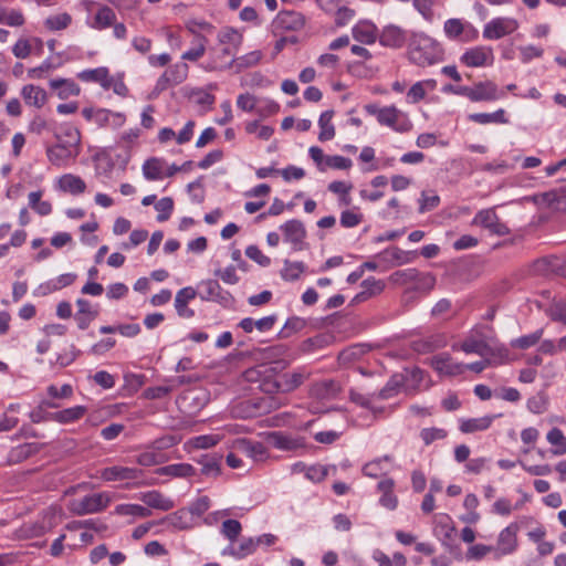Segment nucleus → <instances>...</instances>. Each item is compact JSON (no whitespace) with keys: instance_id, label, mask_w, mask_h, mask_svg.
I'll use <instances>...</instances> for the list:
<instances>
[{"instance_id":"f257e3e1","label":"nucleus","mask_w":566,"mask_h":566,"mask_svg":"<svg viewBox=\"0 0 566 566\" xmlns=\"http://www.w3.org/2000/svg\"><path fill=\"white\" fill-rule=\"evenodd\" d=\"M244 377L249 382L258 384V388L269 396L243 402L242 406H245L247 411L242 417L252 418L270 413L284 405L282 398L273 396L280 392V373L275 366L269 364L256 365L245 370Z\"/></svg>"},{"instance_id":"f03ea898","label":"nucleus","mask_w":566,"mask_h":566,"mask_svg":"<svg viewBox=\"0 0 566 566\" xmlns=\"http://www.w3.org/2000/svg\"><path fill=\"white\" fill-rule=\"evenodd\" d=\"M460 348L465 354H476L481 357L495 356L502 358L504 350L509 348L502 344L490 325H475L470 329L468 336L463 339Z\"/></svg>"},{"instance_id":"7ed1b4c3","label":"nucleus","mask_w":566,"mask_h":566,"mask_svg":"<svg viewBox=\"0 0 566 566\" xmlns=\"http://www.w3.org/2000/svg\"><path fill=\"white\" fill-rule=\"evenodd\" d=\"M408 56L412 64L427 67L444 60V50L440 42L424 32H411L408 38Z\"/></svg>"},{"instance_id":"20e7f679","label":"nucleus","mask_w":566,"mask_h":566,"mask_svg":"<svg viewBox=\"0 0 566 566\" xmlns=\"http://www.w3.org/2000/svg\"><path fill=\"white\" fill-rule=\"evenodd\" d=\"M364 111L375 116L380 126H386L396 133H407L412 128V123L407 113L395 105L379 106L376 103L364 105Z\"/></svg>"},{"instance_id":"39448f33","label":"nucleus","mask_w":566,"mask_h":566,"mask_svg":"<svg viewBox=\"0 0 566 566\" xmlns=\"http://www.w3.org/2000/svg\"><path fill=\"white\" fill-rule=\"evenodd\" d=\"M111 501L112 496L107 492L92 493L70 501L67 509L73 515L83 516L104 511Z\"/></svg>"},{"instance_id":"423d86ee","label":"nucleus","mask_w":566,"mask_h":566,"mask_svg":"<svg viewBox=\"0 0 566 566\" xmlns=\"http://www.w3.org/2000/svg\"><path fill=\"white\" fill-rule=\"evenodd\" d=\"M199 296L202 301L213 302L223 308H232L235 300L217 280L208 279L199 283Z\"/></svg>"},{"instance_id":"0eeeda50","label":"nucleus","mask_w":566,"mask_h":566,"mask_svg":"<svg viewBox=\"0 0 566 566\" xmlns=\"http://www.w3.org/2000/svg\"><path fill=\"white\" fill-rule=\"evenodd\" d=\"M520 28L516 19L511 17H496L486 22L482 35L485 40H500L514 33Z\"/></svg>"},{"instance_id":"6e6552de","label":"nucleus","mask_w":566,"mask_h":566,"mask_svg":"<svg viewBox=\"0 0 566 566\" xmlns=\"http://www.w3.org/2000/svg\"><path fill=\"white\" fill-rule=\"evenodd\" d=\"M189 73L186 62H177L170 65L156 81L154 93L160 94L171 86L184 83Z\"/></svg>"},{"instance_id":"1a4fd4ad","label":"nucleus","mask_w":566,"mask_h":566,"mask_svg":"<svg viewBox=\"0 0 566 566\" xmlns=\"http://www.w3.org/2000/svg\"><path fill=\"white\" fill-rule=\"evenodd\" d=\"M443 32L449 40L461 42L475 40L479 35L478 30L470 22L458 18L444 21Z\"/></svg>"},{"instance_id":"9d476101","label":"nucleus","mask_w":566,"mask_h":566,"mask_svg":"<svg viewBox=\"0 0 566 566\" xmlns=\"http://www.w3.org/2000/svg\"><path fill=\"white\" fill-rule=\"evenodd\" d=\"M465 97L471 102H491L505 97L493 81H481L473 86H467Z\"/></svg>"},{"instance_id":"9b49d317","label":"nucleus","mask_w":566,"mask_h":566,"mask_svg":"<svg viewBox=\"0 0 566 566\" xmlns=\"http://www.w3.org/2000/svg\"><path fill=\"white\" fill-rule=\"evenodd\" d=\"M460 63L467 67L491 66L494 63L493 49L486 45L470 48L460 56Z\"/></svg>"},{"instance_id":"f8f14e48","label":"nucleus","mask_w":566,"mask_h":566,"mask_svg":"<svg viewBox=\"0 0 566 566\" xmlns=\"http://www.w3.org/2000/svg\"><path fill=\"white\" fill-rule=\"evenodd\" d=\"M280 229L283 232V239L292 245L293 251H302L306 249V229L302 221L291 219L284 222Z\"/></svg>"},{"instance_id":"ddd939ff","label":"nucleus","mask_w":566,"mask_h":566,"mask_svg":"<svg viewBox=\"0 0 566 566\" xmlns=\"http://www.w3.org/2000/svg\"><path fill=\"white\" fill-rule=\"evenodd\" d=\"M472 224L488 229L492 234L506 235L510 229L500 221L494 208L482 209L472 219Z\"/></svg>"},{"instance_id":"4468645a","label":"nucleus","mask_w":566,"mask_h":566,"mask_svg":"<svg viewBox=\"0 0 566 566\" xmlns=\"http://www.w3.org/2000/svg\"><path fill=\"white\" fill-rule=\"evenodd\" d=\"M518 525L511 523L503 528L497 537V545L494 547V558L500 559L503 556L513 554L517 548Z\"/></svg>"},{"instance_id":"2eb2a0df","label":"nucleus","mask_w":566,"mask_h":566,"mask_svg":"<svg viewBox=\"0 0 566 566\" xmlns=\"http://www.w3.org/2000/svg\"><path fill=\"white\" fill-rule=\"evenodd\" d=\"M261 57H262L261 51L255 50V51H251L247 54H243L241 56L232 57L229 62H226L223 64L219 63L217 60H211L210 62L207 63L205 69L207 71H216V70L230 69L234 65L239 71H241V70L249 69V67L256 65L260 62Z\"/></svg>"},{"instance_id":"dca6fc26","label":"nucleus","mask_w":566,"mask_h":566,"mask_svg":"<svg viewBox=\"0 0 566 566\" xmlns=\"http://www.w3.org/2000/svg\"><path fill=\"white\" fill-rule=\"evenodd\" d=\"M80 154V148L72 145H52L46 149L49 161L57 167H67Z\"/></svg>"},{"instance_id":"f3484780","label":"nucleus","mask_w":566,"mask_h":566,"mask_svg":"<svg viewBox=\"0 0 566 566\" xmlns=\"http://www.w3.org/2000/svg\"><path fill=\"white\" fill-rule=\"evenodd\" d=\"M143 471L138 468L113 465L103 468L99 478L105 482L130 481L142 476Z\"/></svg>"},{"instance_id":"a211bd4d","label":"nucleus","mask_w":566,"mask_h":566,"mask_svg":"<svg viewBox=\"0 0 566 566\" xmlns=\"http://www.w3.org/2000/svg\"><path fill=\"white\" fill-rule=\"evenodd\" d=\"M234 448L256 462H263L269 457V449L264 443L252 439L239 438L234 441Z\"/></svg>"},{"instance_id":"6ab92c4d","label":"nucleus","mask_w":566,"mask_h":566,"mask_svg":"<svg viewBox=\"0 0 566 566\" xmlns=\"http://www.w3.org/2000/svg\"><path fill=\"white\" fill-rule=\"evenodd\" d=\"M223 455L218 452L202 453L193 458L201 469L200 473L206 478H218L221 474Z\"/></svg>"},{"instance_id":"aec40b11","label":"nucleus","mask_w":566,"mask_h":566,"mask_svg":"<svg viewBox=\"0 0 566 566\" xmlns=\"http://www.w3.org/2000/svg\"><path fill=\"white\" fill-rule=\"evenodd\" d=\"M196 296L197 291L192 286L182 287L176 293L174 306L179 317L189 319L195 316V311L190 308L188 304L195 300Z\"/></svg>"},{"instance_id":"412c9836","label":"nucleus","mask_w":566,"mask_h":566,"mask_svg":"<svg viewBox=\"0 0 566 566\" xmlns=\"http://www.w3.org/2000/svg\"><path fill=\"white\" fill-rule=\"evenodd\" d=\"M378 39L380 45L392 49H399L408 41L406 32L401 28L392 24L385 27L378 35Z\"/></svg>"},{"instance_id":"4be33fe9","label":"nucleus","mask_w":566,"mask_h":566,"mask_svg":"<svg viewBox=\"0 0 566 566\" xmlns=\"http://www.w3.org/2000/svg\"><path fill=\"white\" fill-rule=\"evenodd\" d=\"M353 38L363 44H374L378 38L377 27L368 20L358 21L352 29Z\"/></svg>"},{"instance_id":"5701e85b","label":"nucleus","mask_w":566,"mask_h":566,"mask_svg":"<svg viewBox=\"0 0 566 566\" xmlns=\"http://www.w3.org/2000/svg\"><path fill=\"white\" fill-rule=\"evenodd\" d=\"M276 28L286 31L301 30L305 24L304 15L293 10L281 11L275 19Z\"/></svg>"},{"instance_id":"b1692460","label":"nucleus","mask_w":566,"mask_h":566,"mask_svg":"<svg viewBox=\"0 0 566 566\" xmlns=\"http://www.w3.org/2000/svg\"><path fill=\"white\" fill-rule=\"evenodd\" d=\"M49 86L56 93L60 99H67L71 96H78L81 87L72 78L56 77L49 82Z\"/></svg>"},{"instance_id":"393cba45","label":"nucleus","mask_w":566,"mask_h":566,"mask_svg":"<svg viewBox=\"0 0 566 566\" xmlns=\"http://www.w3.org/2000/svg\"><path fill=\"white\" fill-rule=\"evenodd\" d=\"M55 188L59 191L78 196L85 192L86 184L80 176L73 174H64L56 180Z\"/></svg>"},{"instance_id":"a878e982","label":"nucleus","mask_w":566,"mask_h":566,"mask_svg":"<svg viewBox=\"0 0 566 566\" xmlns=\"http://www.w3.org/2000/svg\"><path fill=\"white\" fill-rule=\"evenodd\" d=\"M501 415H486L479 418L460 419L459 430L462 433H474L478 431L488 430L493 421Z\"/></svg>"},{"instance_id":"bb28decb","label":"nucleus","mask_w":566,"mask_h":566,"mask_svg":"<svg viewBox=\"0 0 566 566\" xmlns=\"http://www.w3.org/2000/svg\"><path fill=\"white\" fill-rule=\"evenodd\" d=\"M432 368L442 375L455 376L464 370V364L454 363L449 355H437L431 360Z\"/></svg>"},{"instance_id":"cd10ccee","label":"nucleus","mask_w":566,"mask_h":566,"mask_svg":"<svg viewBox=\"0 0 566 566\" xmlns=\"http://www.w3.org/2000/svg\"><path fill=\"white\" fill-rule=\"evenodd\" d=\"M77 77L83 82L98 83L104 90H109L113 82V77L109 76V71L105 66L84 70L77 74Z\"/></svg>"},{"instance_id":"c85d7f7f","label":"nucleus","mask_w":566,"mask_h":566,"mask_svg":"<svg viewBox=\"0 0 566 566\" xmlns=\"http://www.w3.org/2000/svg\"><path fill=\"white\" fill-rule=\"evenodd\" d=\"M148 507L169 511L174 509L175 502L170 497H166L161 492L157 490L147 491L140 494L139 497Z\"/></svg>"},{"instance_id":"c756f323","label":"nucleus","mask_w":566,"mask_h":566,"mask_svg":"<svg viewBox=\"0 0 566 566\" xmlns=\"http://www.w3.org/2000/svg\"><path fill=\"white\" fill-rule=\"evenodd\" d=\"M21 96L25 104L35 108H42L46 101L48 94L45 90L33 84H27L21 88Z\"/></svg>"},{"instance_id":"7c9ffc66","label":"nucleus","mask_w":566,"mask_h":566,"mask_svg":"<svg viewBox=\"0 0 566 566\" xmlns=\"http://www.w3.org/2000/svg\"><path fill=\"white\" fill-rule=\"evenodd\" d=\"M116 22V13L108 6H102L95 13L92 21H87V25L94 30H105Z\"/></svg>"},{"instance_id":"2f4dec72","label":"nucleus","mask_w":566,"mask_h":566,"mask_svg":"<svg viewBox=\"0 0 566 566\" xmlns=\"http://www.w3.org/2000/svg\"><path fill=\"white\" fill-rule=\"evenodd\" d=\"M155 472L158 475L186 479L196 475L197 470L190 463H172L165 467H160Z\"/></svg>"},{"instance_id":"473e14b6","label":"nucleus","mask_w":566,"mask_h":566,"mask_svg":"<svg viewBox=\"0 0 566 566\" xmlns=\"http://www.w3.org/2000/svg\"><path fill=\"white\" fill-rule=\"evenodd\" d=\"M434 284L436 279L433 275H431L430 273L420 272L418 274V277L406 287V295L408 296L410 294H428L434 287Z\"/></svg>"},{"instance_id":"72a5a7b5","label":"nucleus","mask_w":566,"mask_h":566,"mask_svg":"<svg viewBox=\"0 0 566 566\" xmlns=\"http://www.w3.org/2000/svg\"><path fill=\"white\" fill-rule=\"evenodd\" d=\"M470 122L488 125V124H509L510 120L506 116V112L503 108H499L493 113H473L468 115Z\"/></svg>"},{"instance_id":"f704fd0d","label":"nucleus","mask_w":566,"mask_h":566,"mask_svg":"<svg viewBox=\"0 0 566 566\" xmlns=\"http://www.w3.org/2000/svg\"><path fill=\"white\" fill-rule=\"evenodd\" d=\"M86 413V407L85 406H73L70 408H65L60 411H54L52 418V421L61 423V424H67L75 422L84 417Z\"/></svg>"},{"instance_id":"c9c22d12","label":"nucleus","mask_w":566,"mask_h":566,"mask_svg":"<svg viewBox=\"0 0 566 566\" xmlns=\"http://www.w3.org/2000/svg\"><path fill=\"white\" fill-rule=\"evenodd\" d=\"M306 379V375L301 370L292 373H280V392L286 394L297 389Z\"/></svg>"},{"instance_id":"e433bc0d","label":"nucleus","mask_w":566,"mask_h":566,"mask_svg":"<svg viewBox=\"0 0 566 566\" xmlns=\"http://www.w3.org/2000/svg\"><path fill=\"white\" fill-rule=\"evenodd\" d=\"M509 350H504L502 358H496L495 356H484L481 360L464 365V369L480 374L488 367H496L506 364L509 361Z\"/></svg>"},{"instance_id":"4c0bfd02","label":"nucleus","mask_w":566,"mask_h":566,"mask_svg":"<svg viewBox=\"0 0 566 566\" xmlns=\"http://www.w3.org/2000/svg\"><path fill=\"white\" fill-rule=\"evenodd\" d=\"M165 160L157 157L147 159L142 167L146 180H161L164 178Z\"/></svg>"},{"instance_id":"58836bf2","label":"nucleus","mask_w":566,"mask_h":566,"mask_svg":"<svg viewBox=\"0 0 566 566\" xmlns=\"http://www.w3.org/2000/svg\"><path fill=\"white\" fill-rule=\"evenodd\" d=\"M333 116H334V111H332V109H327L319 115V118H318V127H319L318 140L319 142L332 140L335 137L336 132H335V127L332 123Z\"/></svg>"},{"instance_id":"ea45409f","label":"nucleus","mask_w":566,"mask_h":566,"mask_svg":"<svg viewBox=\"0 0 566 566\" xmlns=\"http://www.w3.org/2000/svg\"><path fill=\"white\" fill-rule=\"evenodd\" d=\"M391 461H392V457L389 454H386L380 458H376V459L364 464L363 470H361L363 474L365 476H368L371 479L380 478L387 473V470L385 469L384 463L391 462Z\"/></svg>"},{"instance_id":"a19ab883","label":"nucleus","mask_w":566,"mask_h":566,"mask_svg":"<svg viewBox=\"0 0 566 566\" xmlns=\"http://www.w3.org/2000/svg\"><path fill=\"white\" fill-rule=\"evenodd\" d=\"M75 279L76 275L74 273L61 274L55 280L41 284L39 286V290L41 291L42 295H46L49 293L55 292L57 290L71 285L75 281Z\"/></svg>"},{"instance_id":"79ce46f5","label":"nucleus","mask_w":566,"mask_h":566,"mask_svg":"<svg viewBox=\"0 0 566 566\" xmlns=\"http://www.w3.org/2000/svg\"><path fill=\"white\" fill-rule=\"evenodd\" d=\"M305 270L306 265L302 261L284 260L280 274L284 281L294 282L300 279Z\"/></svg>"},{"instance_id":"37998d69","label":"nucleus","mask_w":566,"mask_h":566,"mask_svg":"<svg viewBox=\"0 0 566 566\" xmlns=\"http://www.w3.org/2000/svg\"><path fill=\"white\" fill-rule=\"evenodd\" d=\"M43 196L42 190L32 191L28 196L29 207L33 209L39 216L45 217L52 213V203L46 200H41Z\"/></svg>"},{"instance_id":"c03bdc74","label":"nucleus","mask_w":566,"mask_h":566,"mask_svg":"<svg viewBox=\"0 0 566 566\" xmlns=\"http://www.w3.org/2000/svg\"><path fill=\"white\" fill-rule=\"evenodd\" d=\"M217 40L220 45L241 46L243 35L232 27H224L218 32Z\"/></svg>"},{"instance_id":"a18cd8bd","label":"nucleus","mask_w":566,"mask_h":566,"mask_svg":"<svg viewBox=\"0 0 566 566\" xmlns=\"http://www.w3.org/2000/svg\"><path fill=\"white\" fill-rule=\"evenodd\" d=\"M361 287L364 290L355 296V300H367L373 295L381 293L385 284L381 280L369 276L361 282Z\"/></svg>"},{"instance_id":"49530a36","label":"nucleus","mask_w":566,"mask_h":566,"mask_svg":"<svg viewBox=\"0 0 566 566\" xmlns=\"http://www.w3.org/2000/svg\"><path fill=\"white\" fill-rule=\"evenodd\" d=\"M547 441L552 444L551 450L554 455H563L566 453V437L559 428H553L547 432Z\"/></svg>"},{"instance_id":"de8ad7c7","label":"nucleus","mask_w":566,"mask_h":566,"mask_svg":"<svg viewBox=\"0 0 566 566\" xmlns=\"http://www.w3.org/2000/svg\"><path fill=\"white\" fill-rule=\"evenodd\" d=\"M420 271L413 268L398 270L394 272L389 280L392 284L398 286H405V289L418 277Z\"/></svg>"},{"instance_id":"09e8293b","label":"nucleus","mask_w":566,"mask_h":566,"mask_svg":"<svg viewBox=\"0 0 566 566\" xmlns=\"http://www.w3.org/2000/svg\"><path fill=\"white\" fill-rule=\"evenodd\" d=\"M543 334H544L543 328H538L531 334L523 335L521 337L512 339L510 345L513 348L528 349V348L533 347L534 345H536L541 340Z\"/></svg>"},{"instance_id":"8fccbe9b","label":"nucleus","mask_w":566,"mask_h":566,"mask_svg":"<svg viewBox=\"0 0 566 566\" xmlns=\"http://www.w3.org/2000/svg\"><path fill=\"white\" fill-rule=\"evenodd\" d=\"M114 513L116 515H123V516L130 515V516H137V517H142V518L148 517L151 514V512L148 507H145L139 504H118L115 507Z\"/></svg>"},{"instance_id":"3c124183","label":"nucleus","mask_w":566,"mask_h":566,"mask_svg":"<svg viewBox=\"0 0 566 566\" xmlns=\"http://www.w3.org/2000/svg\"><path fill=\"white\" fill-rule=\"evenodd\" d=\"M72 22V17L66 13L50 15L45 19L44 25L50 31H61L66 29Z\"/></svg>"},{"instance_id":"603ef678","label":"nucleus","mask_w":566,"mask_h":566,"mask_svg":"<svg viewBox=\"0 0 566 566\" xmlns=\"http://www.w3.org/2000/svg\"><path fill=\"white\" fill-rule=\"evenodd\" d=\"M536 271L543 274L558 273L562 268V260L557 256H545L535 263Z\"/></svg>"},{"instance_id":"864d4df0","label":"nucleus","mask_w":566,"mask_h":566,"mask_svg":"<svg viewBox=\"0 0 566 566\" xmlns=\"http://www.w3.org/2000/svg\"><path fill=\"white\" fill-rule=\"evenodd\" d=\"M359 208L344 210L340 213L339 223L343 228H355L363 222V214L358 212Z\"/></svg>"},{"instance_id":"5fc2aeb1","label":"nucleus","mask_w":566,"mask_h":566,"mask_svg":"<svg viewBox=\"0 0 566 566\" xmlns=\"http://www.w3.org/2000/svg\"><path fill=\"white\" fill-rule=\"evenodd\" d=\"M272 444L280 450H294L298 447L296 439H293L282 432H273L270 436Z\"/></svg>"},{"instance_id":"6e6d98bb","label":"nucleus","mask_w":566,"mask_h":566,"mask_svg":"<svg viewBox=\"0 0 566 566\" xmlns=\"http://www.w3.org/2000/svg\"><path fill=\"white\" fill-rule=\"evenodd\" d=\"M155 209L158 212L156 220L158 222L167 221L174 211V200L170 197H164L155 203Z\"/></svg>"},{"instance_id":"4d7b16f0","label":"nucleus","mask_w":566,"mask_h":566,"mask_svg":"<svg viewBox=\"0 0 566 566\" xmlns=\"http://www.w3.org/2000/svg\"><path fill=\"white\" fill-rule=\"evenodd\" d=\"M38 447L34 443H23L13 448L10 452V460L14 462H21L38 451Z\"/></svg>"},{"instance_id":"13d9d810","label":"nucleus","mask_w":566,"mask_h":566,"mask_svg":"<svg viewBox=\"0 0 566 566\" xmlns=\"http://www.w3.org/2000/svg\"><path fill=\"white\" fill-rule=\"evenodd\" d=\"M242 525L238 520L229 518L222 523L221 534L233 543L240 535Z\"/></svg>"},{"instance_id":"bf43d9fd","label":"nucleus","mask_w":566,"mask_h":566,"mask_svg":"<svg viewBox=\"0 0 566 566\" xmlns=\"http://www.w3.org/2000/svg\"><path fill=\"white\" fill-rule=\"evenodd\" d=\"M448 431L443 428H423L420 431V438L423 441L424 446H430L437 440H443L447 438Z\"/></svg>"},{"instance_id":"052dcab7","label":"nucleus","mask_w":566,"mask_h":566,"mask_svg":"<svg viewBox=\"0 0 566 566\" xmlns=\"http://www.w3.org/2000/svg\"><path fill=\"white\" fill-rule=\"evenodd\" d=\"M419 212L420 213H424L427 211H430V210H433L434 208H437L440 203V197L434 193L433 191L431 192H426V191H422L421 192V197L419 198Z\"/></svg>"},{"instance_id":"680f3d73","label":"nucleus","mask_w":566,"mask_h":566,"mask_svg":"<svg viewBox=\"0 0 566 566\" xmlns=\"http://www.w3.org/2000/svg\"><path fill=\"white\" fill-rule=\"evenodd\" d=\"M520 60L522 63L527 64L534 59H539L544 54V50L539 46L528 44L518 48Z\"/></svg>"},{"instance_id":"e2e57ef3","label":"nucleus","mask_w":566,"mask_h":566,"mask_svg":"<svg viewBox=\"0 0 566 566\" xmlns=\"http://www.w3.org/2000/svg\"><path fill=\"white\" fill-rule=\"evenodd\" d=\"M56 134H60L61 138L64 137L66 139H70L71 140L70 145L80 148L81 134H80V130L76 127H74L73 125L62 124Z\"/></svg>"},{"instance_id":"0e129e2a","label":"nucleus","mask_w":566,"mask_h":566,"mask_svg":"<svg viewBox=\"0 0 566 566\" xmlns=\"http://www.w3.org/2000/svg\"><path fill=\"white\" fill-rule=\"evenodd\" d=\"M328 469L322 464H313L306 469L305 478L313 483H319L325 480Z\"/></svg>"},{"instance_id":"69168bd1","label":"nucleus","mask_w":566,"mask_h":566,"mask_svg":"<svg viewBox=\"0 0 566 566\" xmlns=\"http://www.w3.org/2000/svg\"><path fill=\"white\" fill-rule=\"evenodd\" d=\"M547 398L543 394H537L527 400V409L535 415H541L547 409Z\"/></svg>"},{"instance_id":"338daca9","label":"nucleus","mask_w":566,"mask_h":566,"mask_svg":"<svg viewBox=\"0 0 566 566\" xmlns=\"http://www.w3.org/2000/svg\"><path fill=\"white\" fill-rule=\"evenodd\" d=\"M220 437L217 434H201L191 439V443L196 449H209L217 446Z\"/></svg>"},{"instance_id":"774afa93","label":"nucleus","mask_w":566,"mask_h":566,"mask_svg":"<svg viewBox=\"0 0 566 566\" xmlns=\"http://www.w3.org/2000/svg\"><path fill=\"white\" fill-rule=\"evenodd\" d=\"M210 499L207 495H202L192 501L188 510L192 515L201 516L210 509Z\"/></svg>"}]
</instances>
